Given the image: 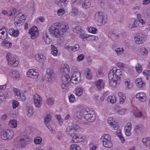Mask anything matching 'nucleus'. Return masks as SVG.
Masks as SVG:
<instances>
[{"mask_svg":"<svg viewBox=\"0 0 150 150\" xmlns=\"http://www.w3.org/2000/svg\"><path fill=\"white\" fill-rule=\"evenodd\" d=\"M69 28L68 24L64 22L54 23L49 28V31L53 37L59 38L62 36Z\"/></svg>","mask_w":150,"mask_h":150,"instance_id":"nucleus-1","label":"nucleus"},{"mask_svg":"<svg viewBox=\"0 0 150 150\" xmlns=\"http://www.w3.org/2000/svg\"><path fill=\"white\" fill-rule=\"evenodd\" d=\"M81 74L79 71H74L71 77L68 74H66L64 76H62V80L65 82H69L71 81L74 84H77L81 79Z\"/></svg>","mask_w":150,"mask_h":150,"instance_id":"nucleus-2","label":"nucleus"},{"mask_svg":"<svg viewBox=\"0 0 150 150\" xmlns=\"http://www.w3.org/2000/svg\"><path fill=\"white\" fill-rule=\"evenodd\" d=\"M30 139L27 136L17 137L14 141L15 145L19 148L25 147V145L29 143Z\"/></svg>","mask_w":150,"mask_h":150,"instance_id":"nucleus-3","label":"nucleus"},{"mask_svg":"<svg viewBox=\"0 0 150 150\" xmlns=\"http://www.w3.org/2000/svg\"><path fill=\"white\" fill-rule=\"evenodd\" d=\"M94 17L96 21L99 23L100 24H105L107 21L106 15L101 12L96 13Z\"/></svg>","mask_w":150,"mask_h":150,"instance_id":"nucleus-4","label":"nucleus"},{"mask_svg":"<svg viewBox=\"0 0 150 150\" xmlns=\"http://www.w3.org/2000/svg\"><path fill=\"white\" fill-rule=\"evenodd\" d=\"M103 142V146L107 148H110L112 146V144L111 141V137L107 134L102 136L100 138Z\"/></svg>","mask_w":150,"mask_h":150,"instance_id":"nucleus-5","label":"nucleus"},{"mask_svg":"<svg viewBox=\"0 0 150 150\" xmlns=\"http://www.w3.org/2000/svg\"><path fill=\"white\" fill-rule=\"evenodd\" d=\"M1 138L5 140L10 139L14 135L13 131L12 130H7L1 132L0 133Z\"/></svg>","mask_w":150,"mask_h":150,"instance_id":"nucleus-6","label":"nucleus"},{"mask_svg":"<svg viewBox=\"0 0 150 150\" xmlns=\"http://www.w3.org/2000/svg\"><path fill=\"white\" fill-rule=\"evenodd\" d=\"M6 57L9 66L14 67H16L18 66V62L16 60L15 58L12 57L11 53H7L6 55Z\"/></svg>","mask_w":150,"mask_h":150,"instance_id":"nucleus-7","label":"nucleus"},{"mask_svg":"<svg viewBox=\"0 0 150 150\" xmlns=\"http://www.w3.org/2000/svg\"><path fill=\"white\" fill-rule=\"evenodd\" d=\"M33 100L34 104L37 107H40L42 105V99L38 94H35L34 95Z\"/></svg>","mask_w":150,"mask_h":150,"instance_id":"nucleus-8","label":"nucleus"},{"mask_svg":"<svg viewBox=\"0 0 150 150\" xmlns=\"http://www.w3.org/2000/svg\"><path fill=\"white\" fill-rule=\"evenodd\" d=\"M37 71H38L36 69H30L28 71L27 75V76L32 78L36 79L38 77L39 75V73Z\"/></svg>","mask_w":150,"mask_h":150,"instance_id":"nucleus-9","label":"nucleus"},{"mask_svg":"<svg viewBox=\"0 0 150 150\" xmlns=\"http://www.w3.org/2000/svg\"><path fill=\"white\" fill-rule=\"evenodd\" d=\"M54 76V71L52 69H48L46 71V73L45 75L46 78L47 79V81L50 83L52 82V79Z\"/></svg>","mask_w":150,"mask_h":150,"instance_id":"nucleus-10","label":"nucleus"},{"mask_svg":"<svg viewBox=\"0 0 150 150\" xmlns=\"http://www.w3.org/2000/svg\"><path fill=\"white\" fill-rule=\"evenodd\" d=\"M144 35L142 33H140L137 35V36L135 38V42L138 44L143 43L144 41Z\"/></svg>","mask_w":150,"mask_h":150,"instance_id":"nucleus-11","label":"nucleus"},{"mask_svg":"<svg viewBox=\"0 0 150 150\" xmlns=\"http://www.w3.org/2000/svg\"><path fill=\"white\" fill-rule=\"evenodd\" d=\"M38 28L35 26L33 27L29 30V33L31 35V38L32 39L36 38L38 35Z\"/></svg>","mask_w":150,"mask_h":150,"instance_id":"nucleus-12","label":"nucleus"},{"mask_svg":"<svg viewBox=\"0 0 150 150\" xmlns=\"http://www.w3.org/2000/svg\"><path fill=\"white\" fill-rule=\"evenodd\" d=\"M108 122L110 124L115 130H117L118 128V124L113 120L112 117H109L108 119Z\"/></svg>","mask_w":150,"mask_h":150,"instance_id":"nucleus-13","label":"nucleus"},{"mask_svg":"<svg viewBox=\"0 0 150 150\" xmlns=\"http://www.w3.org/2000/svg\"><path fill=\"white\" fill-rule=\"evenodd\" d=\"M95 83L97 88L99 90L104 88L105 85L104 82L101 79L96 81Z\"/></svg>","mask_w":150,"mask_h":150,"instance_id":"nucleus-14","label":"nucleus"},{"mask_svg":"<svg viewBox=\"0 0 150 150\" xmlns=\"http://www.w3.org/2000/svg\"><path fill=\"white\" fill-rule=\"evenodd\" d=\"M135 82L136 86L139 88H141L144 86L145 85V83L144 82L141 78H137L135 80Z\"/></svg>","mask_w":150,"mask_h":150,"instance_id":"nucleus-15","label":"nucleus"},{"mask_svg":"<svg viewBox=\"0 0 150 150\" xmlns=\"http://www.w3.org/2000/svg\"><path fill=\"white\" fill-rule=\"evenodd\" d=\"M114 71V69H111L108 75L109 80L114 79H116V80H120V77H117L116 78V77L115 76Z\"/></svg>","mask_w":150,"mask_h":150,"instance_id":"nucleus-16","label":"nucleus"},{"mask_svg":"<svg viewBox=\"0 0 150 150\" xmlns=\"http://www.w3.org/2000/svg\"><path fill=\"white\" fill-rule=\"evenodd\" d=\"M84 117L86 120L88 122H93L96 119L94 113H91L90 115H86V116H84Z\"/></svg>","mask_w":150,"mask_h":150,"instance_id":"nucleus-17","label":"nucleus"},{"mask_svg":"<svg viewBox=\"0 0 150 150\" xmlns=\"http://www.w3.org/2000/svg\"><path fill=\"white\" fill-rule=\"evenodd\" d=\"M132 124L131 123H128L125 127V133L127 136H129L131 134L130 130L131 129Z\"/></svg>","mask_w":150,"mask_h":150,"instance_id":"nucleus-18","label":"nucleus"},{"mask_svg":"<svg viewBox=\"0 0 150 150\" xmlns=\"http://www.w3.org/2000/svg\"><path fill=\"white\" fill-rule=\"evenodd\" d=\"M84 74L86 76V77L88 79H91L92 76V74L91 69L87 68L84 71Z\"/></svg>","mask_w":150,"mask_h":150,"instance_id":"nucleus-19","label":"nucleus"},{"mask_svg":"<svg viewBox=\"0 0 150 150\" xmlns=\"http://www.w3.org/2000/svg\"><path fill=\"white\" fill-rule=\"evenodd\" d=\"M61 80L62 83L61 84V86L63 91L64 92H66L67 91H68V88L67 87V84L69 82L68 81H67V82L63 81L62 79V76L61 77Z\"/></svg>","mask_w":150,"mask_h":150,"instance_id":"nucleus-20","label":"nucleus"},{"mask_svg":"<svg viewBox=\"0 0 150 150\" xmlns=\"http://www.w3.org/2000/svg\"><path fill=\"white\" fill-rule=\"evenodd\" d=\"M120 80H116V79H113L109 80V83L110 86L115 87L120 83Z\"/></svg>","mask_w":150,"mask_h":150,"instance_id":"nucleus-21","label":"nucleus"},{"mask_svg":"<svg viewBox=\"0 0 150 150\" xmlns=\"http://www.w3.org/2000/svg\"><path fill=\"white\" fill-rule=\"evenodd\" d=\"M8 33L10 35L14 37H16L19 33V31L18 30H14V29H11L9 30Z\"/></svg>","mask_w":150,"mask_h":150,"instance_id":"nucleus-22","label":"nucleus"},{"mask_svg":"<svg viewBox=\"0 0 150 150\" xmlns=\"http://www.w3.org/2000/svg\"><path fill=\"white\" fill-rule=\"evenodd\" d=\"M75 131L73 126H68L67 128L66 132L67 133L71 136L75 134Z\"/></svg>","mask_w":150,"mask_h":150,"instance_id":"nucleus-23","label":"nucleus"},{"mask_svg":"<svg viewBox=\"0 0 150 150\" xmlns=\"http://www.w3.org/2000/svg\"><path fill=\"white\" fill-rule=\"evenodd\" d=\"M15 19L16 20V21L14 23L15 24V25H17L20 26L23 23H24L25 19V17H23V19L22 20L21 19V18H18V17L15 18Z\"/></svg>","mask_w":150,"mask_h":150,"instance_id":"nucleus-24","label":"nucleus"},{"mask_svg":"<svg viewBox=\"0 0 150 150\" xmlns=\"http://www.w3.org/2000/svg\"><path fill=\"white\" fill-rule=\"evenodd\" d=\"M3 28L0 30V39L3 40L5 39L7 37V33L2 30Z\"/></svg>","mask_w":150,"mask_h":150,"instance_id":"nucleus-25","label":"nucleus"},{"mask_svg":"<svg viewBox=\"0 0 150 150\" xmlns=\"http://www.w3.org/2000/svg\"><path fill=\"white\" fill-rule=\"evenodd\" d=\"M43 37L44 40L47 44H49L51 41V39L49 38L46 31L44 32L43 33Z\"/></svg>","mask_w":150,"mask_h":150,"instance_id":"nucleus-26","label":"nucleus"},{"mask_svg":"<svg viewBox=\"0 0 150 150\" xmlns=\"http://www.w3.org/2000/svg\"><path fill=\"white\" fill-rule=\"evenodd\" d=\"M143 125L141 124H140L136 126L134 130L136 133H138L139 132H141L143 131Z\"/></svg>","mask_w":150,"mask_h":150,"instance_id":"nucleus-27","label":"nucleus"},{"mask_svg":"<svg viewBox=\"0 0 150 150\" xmlns=\"http://www.w3.org/2000/svg\"><path fill=\"white\" fill-rule=\"evenodd\" d=\"M122 35V33L117 34L116 33H112L110 36V38L113 40H117Z\"/></svg>","mask_w":150,"mask_h":150,"instance_id":"nucleus-28","label":"nucleus"},{"mask_svg":"<svg viewBox=\"0 0 150 150\" xmlns=\"http://www.w3.org/2000/svg\"><path fill=\"white\" fill-rule=\"evenodd\" d=\"M35 56L36 60H38L40 62H41L42 60L45 61L46 59V57L42 54H37Z\"/></svg>","mask_w":150,"mask_h":150,"instance_id":"nucleus-29","label":"nucleus"},{"mask_svg":"<svg viewBox=\"0 0 150 150\" xmlns=\"http://www.w3.org/2000/svg\"><path fill=\"white\" fill-rule=\"evenodd\" d=\"M89 2V0H85L82 4L83 7L84 8L86 9L90 7L91 4Z\"/></svg>","mask_w":150,"mask_h":150,"instance_id":"nucleus-30","label":"nucleus"},{"mask_svg":"<svg viewBox=\"0 0 150 150\" xmlns=\"http://www.w3.org/2000/svg\"><path fill=\"white\" fill-rule=\"evenodd\" d=\"M107 100L112 103H114L116 102V98L115 96H110L107 98Z\"/></svg>","mask_w":150,"mask_h":150,"instance_id":"nucleus-31","label":"nucleus"},{"mask_svg":"<svg viewBox=\"0 0 150 150\" xmlns=\"http://www.w3.org/2000/svg\"><path fill=\"white\" fill-rule=\"evenodd\" d=\"M10 75L11 77H14L16 78H18L19 77L18 72L15 71H11L10 72Z\"/></svg>","mask_w":150,"mask_h":150,"instance_id":"nucleus-32","label":"nucleus"},{"mask_svg":"<svg viewBox=\"0 0 150 150\" xmlns=\"http://www.w3.org/2000/svg\"><path fill=\"white\" fill-rule=\"evenodd\" d=\"M9 125L13 128H16L17 126V122L16 120H10L9 122Z\"/></svg>","mask_w":150,"mask_h":150,"instance_id":"nucleus-33","label":"nucleus"},{"mask_svg":"<svg viewBox=\"0 0 150 150\" xmlns=\"http://www.w3.org/2000/svg\"><path fill=\"white\" fill-rule=\"evenodd\" d=\"M73 31L74 32L80 34L81 33H83V32L79 26H76L73 29Z\"/></svg>","mask_w":150,"mask_h":150,"instance_id":"nucleus-34","label":"nucleus"},{"mask_svg":"<svg viewBox=\"0 0 150 150\" xmlns=\"http://www.w3.org/2000/svg\"><path fill=\"white\" fill-rule=\"evenodd\" d=\"M51 119V116L49 114L47 115L44 119V122L45 123V125L47 127L49 126L47 123L50 121Z\"/></svg>","mask_w":150,"mask_h":150,"instance_id":"nucleus-35","label":"nucleus"},{"mask_svg":"<svg viewBox=\"0 0 150 150\" xmlns=\"http://www.w3.org/2000/svg\"><path fill=\"white\" fill-rule=\"evenodd\" d=\"M77 115H79L80 117L83 116H86V109H83L77 113Z\"/></svg>","mask_w":150,"mask_h":150,"instance_id":"nucleus-36","label":"nucleus"},{"mask_svg":"<svg viewBox=\"0 0 150 150\" xmlns=\"http://www.w3.org/2000/svg\"><path fill=\"white\" fill-rule=\"evenodd\" d=\"M78 13V9L76 8L73 7L72 8L71 11L69 13V14L71 16H74L77 15Z\"/></svg>","mask_w":150,"mask_h":150,"instance_id":"nucleus-37","label":"nucleus"},{"mask_svg":"<svg viewBox=\"0 0 150 150\" xmlns=\"http://www.w3.org/2000/svg\"><path fill=\"white\" fill-rule=\"evenodd\" d=\"M140 52L141 54L143 55H146L148 54V52L146 48L144 47H142L140 48Z\"/></svg>","mask_w":150,"mask_h":150,"instance_id":"nucleus-38","label":"nucleus"},{"mask_svg":"<svg viewBox=\"0 0 150 150\" xmlns=\"http://www.w3.org/2000/svg\"><path fill=\"white\" fill-rule=\"evenodd\" d=\"M140 95L139 100L142 102L145 101L146 99L145 94L142 92H141L140 93Z\"/></svg>","mask_w":150,"mask_h":150,"instance_id":"nucleus-39","label":"nucleus"},{"mask_svg":"<svg viewBox=\"0 0 150 150\" xmlns=\"http://www.w3.org/2000/svg\"><path fill=\"white\" fill-rule=\"evenodd\" d=\"M135 69L137 72L138 73L141 72L142 69L141 65L139 63L137 64L135 66Z\"/></svg>","mask_w":150,"mask_h":150,"instance_id":"nucleus-40","label":"nucleus"},{"mask_svg":"<svg viewBox=\"0 0 150 150\" xmlns=\"http://www.w3.org/2000/svg\"><path fill=\"white\" fill-rule=\"evenodd\" d=\"M125 83L126 85L127 86V87L129 89H130L132 87V84L130 83V80L129 79H127L125 80Z\"/></svg>","mask_w":150,"mask_h":150,"instance_id":"nucleus-41","label":"nucleus"},{"mask_svg":"<svg viewBox=\"0 0 150 150\" xmlns=\"http://www.w3.org/2000/svg\"><path fill=\"white\" fill-rule=\"evenodd\" d=\"M16 12V10L14 8H11L8 12V15L10 16H13Z\"/></svg>","mask_w":150,"mask_h":150,"instance_id":"nucleus-42","label":"nucleus"},{"mask_svg":"<svg viewBox=\"0 0 150 150\" xmlns=\"http://www.w3.org/2000/svg\"><path fill=\"white\" fill-rule=\"evenodd\" d=\"M33 108L32 107L26 108V110L28 112L27 114L28 116H31L33 113Z\"/></svg>","mask_w":150,"mask_h":150,"instance_id":"nucleus-43","label":"nucleus"},{"mask_svg":"<svg viewBox=\"0 0 150 150\" xmlns=\"http://www.w3.org/2000/svg\"><path fill=\"white\" fill-rule=\"evenodd\" d=\"M42 138L40 137H35L34 139V142L35 144H39L41 142Z\"/></svg>","mask_w":150,"mask_h":150,"instance_id":"nucleus-44","label":"nucleus"},{"mask_svg":"<svg viewBox=\"0 0 150 150\" xmlns=\"http://www.w3.org/2000/svg\"><path fill=\"white\" fill-rule=\"evenodd\" d=\"M54 100L53 98H49L47 100V103L49 105H52L54 103Z\"/></svg>","mask_w":150,"mask_h":150,"instance_id":"nucleus-45","label":"nucleus"},{"mask_svg":"<svg viewBox=\"0 0 150 150\" xmlns=\"http://www.w3.org/2000/svg\"><path fill=\"white\" fill-rule=\"evenodd\" d=\"M75 94L78 96H80L82 93V91L81 88H77L75 90Z\"/></svg>","mask_w":150,"mask_h":150,"instance_id":"nucleus-46","label":"nucleus"},{"mask_svg":"<svg viewBox=\"0 0 150 150\" xmlns=\"http://www.w3.org/2000/svg\"><path fill=\"white\" fill-rule=\"evenodd\" d=\"M13 91L15 93V97L17 99L18 97H19L21 93L16 88H14Z\"/></svg>","mask_w":150,"mask_h":150,"instance_id":"nucleus-47","label":"nucleus"},{"mask_svg":"<svg viewBox=\"0 0 150 150\" xmlns=\"http://www.w3.org/2000/svg\"><path fill=\"white\" fill-rule=\"evenodd\" d=\"M122 72L120 70L118 69L115 70V77H116V78L117 77H120V76L122 75Z\"/></svg>","mask_w":150,"mask_h":150,"instance_id":"nucleus-48","label":"nucleus"},{"mask_svg":"<svg viewBox=\"0 0 150 150\" xmlns=\"http://www.w3.org/2000/svg\"><path fill=\"white\" fill-rule=\"evenodd\" d=\"M124 51V49L122 48H117L115 50V52L117 53V55L122 54V52Z\"/></svg>","mask_w":150,"mask_h":150,"instance_id":"nucleus-49","label":"nucleus"},{"mask_svg":"<svg viewBox=\"0 0 150 150\" xmlns=\"http://www.w3.org/2000/svg\"><path fill=\"white\" fill-rule=\"evenodd\" d=\"M134 115L137 117H142L143 116V114L141 112L138 110L136 111Z\"/></svg>","mask_w":150,"mask_h":150,"instance_id":"nucleus-50","label":"nucleus"},{"mask_svg":"<svg viewBox=\"0 0 150 150\" xmlns=\"http://www.w3.org/2000/svg\"><path fill=\"white\" fill-rule=\"evenodd\" d=\"M79 137L76 135H75L73 136L72 137V142L74 143H77L79 142L80 141L79 140Z\"/></svg>","mask_w":150,"mask_h":150,"instance_id":"nucleus-51","label":"nucleus"},{"mask_svg":"<svg viewBox=\"0 0 150 150\" xmlns=\"http://www.w3.org/2000/svg\"><path fill=\"white\" fill-rule=\"evenodd\" d=\"M61 71H62V72H69V67L67 65H65L64 67H63V68H61Z\"/></svg>","mask_w":150,"mask_h":150,"instance_id":"nucleus-52","label":"nucleus"},{"mask_svg":"<svg viewBox=\"0 0 150 150\" xmlns=\"http://www.w3.org/2000/svg\"><path fill=\"white\" fill-rule=\"evenodd\" d=\"M17 99L20 100L24 101L25 100L26 97L25 96L23 93H21V95L19 97H18Z\"/></svg>","mask_w":150,"mask_h":150,"instance_id":"nucleus-53","label":"nucleus"},{"mask_svg":"<svg viewBox=\"0 0 150 150\" xmlns=\"http://www.w3.org/2000/svg\"><path fill=\"white\" fill-rule=\"evenodd\" d=\"M97 29L96 28L92 27H90L88 29L89 32L93 34L95 33Z\"/></svg>","mask_w":150,"mask_h":150,"instance_id":"nucleus-54","label":"nucleus"},{"mask_svg":"<svg viewBox=\"0 0 150 150\" xmlns=\"http://www.w3.org/2000/svg\"><path fill=\"white\" fill-rule=\"evenodd\" d=\"M19 105L18 102L16 100H13L12 102V106L13 109L16 108Z\"/></svg>","mask_w":150,"mask_h":150,"instance_id":"nucleus-55","label":"nucleus"},{"mask_svg":"<svg viewBox=\"0 0 150 150\" xmlns=\"http://www.w3.org/2000/svg\"><path fill=\"white\" fill-rule=\"evenodd\" d=\"M103 73L100 69H99L98 70L96 73V76L98 78L102 77L103 75Z\"/></svg>","mask_w":150,"mask_h":150,"instance_id":"nucleus-56","label":"nucleus"},{"mask_svg":"<svg viewBox=\"0 0 150 150\" xmlns=\"http://www.w3.org/2000/svg\"><path fill=\"white\" fill-rule=\"evenodd\" d=\"M84 55L83 54L79 55L77 58V61L79 62L83 60L84 58Z\"/></svg>","mask_w":150,"mask_h":150,"instance_id":"nucleus-57","label":"nucleus"},{"mask_svg":"<svg viewBox=\"0 0 150 150\" xmlns=\"http://www.w3.org/2000/svg\"><path fill=\"white\" fill-rule=\"evenodd\" d=\"M139 24V21L137 20H135L134 21V22L132 24L133 28H136L138 27Z\"/></svg>","mask_w":150,"mask_h":150,"instance_id":"nucleus-58","label":"nucleus"},{"mask_svg":"<svg viewBox=\"0 0 150 150\" xmlns=\"http://www.w3.org/2000/svg\"><path fill=\"white\" fill-rule=\"evenodd\" d=\"M69 99L70 102H73L75 100V98L74 95H71L69 97Z\"/></svg>","mask_w":150,"mask_h":150,"instance_id":"nucleus-59","label":"nucleus"},{"mask_svg":"<svg viewBox=\"0 0 150 150\" xmlns=\"http://www.w3.org/2000/svg\"><path fill=\"white\" fill-rule=\"evenodd\" d=\"M79 48V47L78 45H75L74 47H73V51L75 52L78 50Z\"/></svg>","mask_w":150,"mask_h":150,"instance_id":"nucleus-60","label":"nucleus"},{"mask_svg":"<svg viewBox=\"0 0 150 150\" xmlns=\"http://www.w3.org/2000/svg\"><path fill=\"white\" fill-rule=\"evenodd\" d=\"M125 112V110L123 109H119L117 111L118 113L120 115H122L124 114Z\"/></svg>","mask_w":150,"mask_h":150,"instance_id":"nucleus-61","label":"nucleus"},{"mask_svg":"<svg viewBox=\"0 0 150 150\" xmlns=\"http://www.w3.org/2000/svg\"><path fill=\"white\" fill-rule=\"evenodd\" d=\"M64 13V11L62 9H60L59 10L57 11V14L59 16L62 15H63Z\"/></svg>","mask_w":150,"mask_h":150,"instance_id":"nucleus-62","label":"nucleus"},{"mask_svg":"<svg viewBox=\"0 0 150 150\" xmlns=\"http://www.w3.org/2000/svg\"><path fill=\"white\" fill-rule=\"evenodd\" d=\"M142 141L144 144V145H145V146H147V144L149 142V141L147 140V139L146 138H143Z\"/></svg>","mask_w":150,"mask_h":150,"instance_id":"nucleus-63","label":"nucleus"},{"mask_svg":"<svg viewBox=\"0 0 150 150\" xmlns=\"http://www.w3.org/2000/svg\"><path fill=\"white\" fill-rule=\"evenodd\" d=\"M126 98V96H124L122 98H120V103L121 104H122L125 102V100Z\"/></svg>","mask_w":150,"mask_h":150,"instance_id":"nucleus-64","label":"nucleus"}]
</instances>
